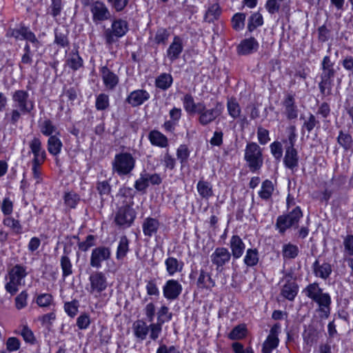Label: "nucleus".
I'll list each match as a JSON object with an SVG mask.
<instances>
[{"label": "nucleus", "mask_w": 353, "mask_h": 353, "mask_svg": "<svg viewBox=\"0 0 353 353\" xmlns=\"http://www.w3.org/2000/svg\"><path fill=\"white\" fill-rule=\"evenodd\" d=\"M305 296L316 303V311L321 319H327L330 314L331 297L328 293H323L317 283L309 284L303 291Z\"/></svg>", "instance_id": "obj_1"}, {"label": "nucleus", "mask_w": 353, "mask_h": 353, "mask_svg": "<svg viewBox=\"0 0 353 353\" xmlns=\"http://www.w3.org/2000/svg\"><path fill=\"white\" fill-rule=\"evenodd\" d=\"M29 97V93L23 90H17L12 93V100L14 108L10 112V122L12 124L18 122L21 114H28L34 109V101Z\"/></svg>", "instance_id": "obj_2"}, {"label": "nucleus", "mask_w": 353, "mask_h": 353, "mask_svg": "<svg viewBox=\"0 0 353 353\" xmlns=\"http://www.w3.org/2000/svg\"><path fill=\"white\" fill-rule=\"evenodd\" d=\"M136 159L128 152L116 154L112 161V171L119 176H128L135 168Z\"/></svg>", "instance_id": "obj_3"}, {"label": "nucleus", "mask_w": 353, "mask_h": 353, "mask_svg": "<svg viewBox=\"0 0 353 353\" xmlns=\"http://www.w3.org/2000/svg\"><path fill=\"white\" fill-rule=\"evenodd\" d=\"M28 275L27 268L21 264H16L8 270V282L5 285L7 292L11 295L19 291V287L24 284V279Z\"/></svg>", "instance_id": "obj_4"}, {"label": "nucleus", "mask_w": 353, "mask_h": 353, "mask_svg": "<svg viewBox=\"0 0 353 353\" xmlns=\"http://www.w3.org/2000/svg\"><path fill=\"white\" fill-rule=\"evenodd\" d=\"M128 31V22L122 19H114L109 28L104 27L103 37L108 46L117 42L119 38L123 37Z\"/></svg>", "instance_id": "obj_5"}, {"label": "nucleus", "mask_w": 353, "mask_h": 353, "mask_svg": "<svg viewBox=\"0 0 353 353\" xmlns=\"http://www.w3.org/2000/svg\"><path fill=\"white\" fill-rule=\"evenodd\" d=\"M197 106L198 121L203 126H206L214 121L222 114L223 110L222 103L219 102H216L215 106L210 109L206 108L203 103H197Z\"/></svg>", "instance_id": "obj_6"}, {"label": "nucleus", "mask_w": 353, "mask_h": 353, "mask_svg": "<svg viewBox=\"0 0 353 353\" xmlns=\"http://www.w3.org/2000/svg\"><path fill=\"white\" fill-rule=\"evenodd\" d=\"M245 160L248 163L252 172L259 170L263 165L260 147L254 142L248 143L245 150Z\"/></svg>", "instance_id": "obj_7"}, {"label": "nucleus", "mask_w": 353, "mask_h": 353, "mask_svg": "<svg viewBox=\"0 0 353 353\" xmlns=\"http://www.w3.org/2000/svg\"><path fill=\"white\" fill-rule=\"evenodd\" d=\"M92 21L95 25L101 24L103 22L110 21L112 14L105 3L100 0H97L90 7Z\"/></svg>", "instance_id": "obj_8"}, {"label": "nucleus", "mask_w": 353, "mask_h": 353, "mask_svg": "<svg viewBox=\"0 0 353 353\" xmlns=\"http://www.w3.org/2000/svg\"><path fill=\"white\" fill-rule=\"evenodd\" d=\"M303 213L299 207H296L289 214L279 216L276 220V227L279 232L283 233L288 228L297 227Z\"/></svg>", "instance_id": "obj_9"}, {"label": "nucleus", "mask_w": 353, "mask_h": 353, "mask_svg": "<svg viewBox=\"0 0 353 353\" xmlns=\"http://www.w3.org/2000/svg\"><path fill=\"white\" fill-rule=\"evenodd\" d=\"M89 281L90 283L89 292L96 296L105 291L108 286L107 277L102 272L97 271L91 274L89 277Z\"/></svg>", "instance_id": "obj_10"}, {"label": "nucleus", "mask_w": 353, "mask_h": 353, "mask_svg": "<svg viewBox=\"0 0 353 353\" xmlns=\"http://www.w3.org/2000/svg\"><path fill=\"white\" fill-rule=\"evenodd\" d=\"M167 306H162L157 312V322L151 323L152 336L151 340L156 341L162 331V325L172 319V313H169Z\"/></svg>", "instance_id": "obj_11"}, {"label": "nucleus", "mask_w": 353, "mask_h": 353, "mask_svg": "<svg viewBox=\"0 0 353 353\" xmlns=\"http://www.w3.org/2000/svg\"><path fill=\"white\" fill-rule=\"evenodd\" d=\"M232 255L228 248L218 247L210 255L212 263L215 265L216 270H222L223 267L230 261Z\"/></svg>", "instance_id": "obj_12"}, {"label": "nucleus", "mask_w": 353, "mask_h": 353, "mask_svg": "<svg viewBox=\"0 0 353 353\" xmlns=\"http://www.w3.org/2000/svg\"><path fill=\"white\" fill-rule=\"evenodd\" d=\"M136 217L134 210L128 205L121 207L115 216L116 223L123 227H130Z\"/></svg>", "instance_id": "obj_13"}, {"label": "nucleus", "mask_w": 353, "mask_h": 353, "mask_svg": "<svg viewBox=\"0 0 353 353\" xmlns=\"http://www.w3.org/2000/svg\"><path fill=\"white\" fill-rule=\"evenodd\" d=\"M111 256L110 249L105 246H99L92 250L90 264L92 267L95 268H100L101 263L107 261Z\"/></svg>", "instance_id": "obj_14"}, {"label": "nucleus", "mask_w": 353, "mask_h": 353, "mask_svg": "<svg viewBox=\"0 0 353 353\" xmlns=\"http://www.w3.org/2000/svg\"><path fill=\"white\" fill-rule=\"evenodd\" d=\"M183 288L179 281L174 279L168 280L163 286V294L164 297L169 301L178 299L181 294Z\"/></svg>", "instance_id": "obj_15"}, {"label": "nucleus", "mask_w": 353, "mask_h": 353, "mask_svg": "<svg viewBox=\"0 0 353 353\" xmlns=\"http://www.w3.org/2000/svg\"><path fill=\"white\" fill-rule=\"evenodd\" d=\"M151 323L148 325L146 322L143 320H137L132 324V331L134 337L138 342H142L146 339L150 332V339L152 336Z\"/></svg>", "instance_id": "obj_16"}, {"label": "nucleus", "mask_w": 353, "mask_h": 353, "mask_svg": "<svg viewBox=\"0 0 353 353\" xmlns=\"http://www.w3.org/2000/svg\"><path fill=\"white\" fill-rule=\"evenodd\" d=\"M100 73L105 88L108 90H114L119 83V76L107 66L101 67Z\"/></svg>", "instance_id": "obj_17"}, {"label": "nucleus", "mask_w": 353, "mask_h": 353, "mask_svg": "<svg viewBox=\"0 0 353 353\" xmlns=\"http://www.w3.org/2000/svg\"><path fill=\"white\" fill-rule=\"evenodd\" d=\"M29 147L34 156L32 162L43 163L46 159V152L42 147L41 140L34 137L30 141Z\"/></svg>", "instance_id": "obj_18"}, {"label": "nucleus", "mask_w": 353, "mask_h": 353, "mask_svg": "<svg viewBox=\"0 0 353 353\" xmlns=\"http://www.w3.org/2000/svg\"><path fill=\"white\" fill-rule=\"evenodd\" d=\"M183 50V45L182 39L179 36H174L166 51V56L172 63L179 58Z\"/></svg>", "instance_id": "obj_19"}, {"label": "nucleus", "mask_w": 353, "mask_h": 353, "mask_svg": "<svg viewBox=\"0 0 353 353\" xmlns=\"http://www.w3.org/2000/svg\"><path fill=\"white\" fill-rule=\"evenodd\" d=\"M150 97L148 92L139 89L131 92L127 97L125 101L132 107H137L142 105Z\"/></svg>", "instance_id": "obj_20"}, {"label": "nucleus", "mask_w": 353, "mask_h": 353, "mask_svg": "<svg viewBox=\"0 0 353 353\" xmlns=\"http://www.w3.org/2000/svg\"><path fill=\"white\" fill-rule=\"evenodd\" d=\"M259 44L254 37L243 39L236 48L239 55H248L256 52Z\"/></svg>", "instance_id": "obj_21"}, {"label": "nucleus", "mask_w": 353, "mask_h": 353, "mask_svg": "<svg viewBox=\"0 0 353 353\" xmlns=\"http://www.w3.org/2000/svg\"><path fill=\"white\" fill-rule=\"evenodd\" d=\"M283 162L286 168L294 170L299 165V156L298 152L292 145L285 146V153L283 159Z\"/></svg>", "instance_id": "obj_22"}, {"label": "nucleus", "mask_w": 353, "mask_h": 353, "mask_svg": "<svg viewBox=\"0 0 353 353\" xmlns=\"http://www.w3.org/2000/svg\"><path fill=\"white\" fill-rule=\"evenodd\" d=\"M230 248L233 259H238L243 255L245 245L239 236L233 235L230 240Z\"/></svg>", "instance_id": "obj_23"}, {"label": "nucleus", "mask_w": 353, "mask_h": 353, "mask_svg": "<svg viewBox=\"0 0 353 353\" xmlns=\"http://www.w3.org/2000/svg\"><path fill=\"white\" fill-rule=\"evenodd\" d=\"M283 105L285 109L284 113L288 119H296L298 117L299 110L292 95L288 94L283 102Z\"/></svg>", "instance_id": "obj_24"}, {"label": "nucleus", "mask_w": 353, "mask_h": 353, "mask_svg": "<svg viewBox=\"0 0 353 353\" xmlns=\"http://www.w3.org/2000/svg\"><path fill=\"white\" fill-rule=\"evenodd\" d=\"M160 226L158 219L152 217L145 218L142 223L143 232L145 236L152 237L155 235Z\"/></svg>", "instance_id": "obj_25"}, {"label": "nucleus", "mask_w": 353, "mask_h": 353, "mask_svg": "<svg viewBox=\"0 0 353 353\" xmlns=\"http://www.w3.org/2000/svg\"><path fill=\"white\" fill-rule=\"evenodd\" d=\"M312 269L314 275L322 279H327L332 273V266L329 263L324 262L322 264L316 260L312 264Z\"/></svg>", "instance_id": "obj_26"}, {"label": "nucleus", "mask_w": 353, "mask_h": 353, "mask_svg": "<svg viewBox=\"0 0 353 353\" xmlns=\"http://www.w3.org/2000/svg\"><path fill=\"white\" fill-rule=\"evenodd\" d=\"M320 332L314 325H309L303 332V339L307 345L311 347L316 343L319 338Z\"/></svg>", "instance_id": "obj_27"}, {"label": "nucleus", "mask_w": 353, "mask_h": 353, "mask_svg": "<svg viewBox=\"0 0 353 353\" xmlns=\"http://www.w3.org/2000/svg\"><path fill=\"white\" fill-rule=\"evenodd\" d=\"M299 286L295 281H288L283 286L281 294L289 301H293L297 295Z\"/></svg>", "instance_id": "obj_28"}, {"label": "nucleus", "mask_w": 353, "mask_h": 353, "mask_svg": "<svg viewBox=\"0 0 353 353\" xmlns=\"http://www.w3.org/2000/svg\"><path fill=\"white\" fill-rule=\"evenodd\" d=\"M70 250L65 247L63 249V255L60 259V265L62 270V276L65 278L72 274V265L69 259Z\"/></svg>", "instance_id": "obj_29"}, {"label": "nucleus", "mask_w": 353, "mask_h": 353, "mask_svg": "<svg viewBox=\"0 0 353 353\" xmlns=\"http://www.w3.org/2000/svg\"><path fill=\"white\" fill-rule=\"evenodd\" d=\"M148 139L153 145L159 148H165L168 145V138L158 130H152L148 134Z\"/></svg>", "instance_id": "obj_30"}, {"label": "nucleus", "mask_w": 353, "mask_h": 353, "mask_svg": "<svg viewBox=\"0 0 353 353\" xmlns=\"http://www.w3.org/2000/svg\"><path fill=\"white\" fill-rule=\"evenodd\" d=\"M166 270L170 276H173L176 272L182 271L183 263L177 259L170 256L165 261Z\"/></svg>", "instance_id": "obj_31"}, {"label": "nucleus", "mask_w": 353, "mask_h": 353, "mask_svg": "<svg viewBox=\"0 0 353 353\" xmlns=\"http://www.w3.org/2000/svg\"><path fill=\"white\" fill-rule=\"evenodd\" d=\"M66 63L70 69L77 71L83 66V60L77 50L72 51L66 59Z\"/></svg>", "instance_id": "obj_32"}, {"label": "nucleus", "mask_w": 353, "mask_h": 353, "mask_svg": "<svg viewBox=\"0 0 353 353\" xmlns=\"http://www.w3.org/2000/svg\"><path fill=\"white\" fill-rule=\"evenodd\" d=\"M196 189L199 196L202 199H208L213 196L212 186L208 181L203 180L199 181Z\"/></svg>", "instance_id": "obj_33"}, {"label": "nucleus", "mask_w": 353, "mask_h": 353, "mask_svg": "<svg viewBox=\"0 0 353 353\" xmlns=\"http://www.w3.org/2000/svg\"><path fill=\"white\" fill-rule=\"evenodd\" d=\"M274 190V187L273 183L270 180L266 179L263 181L261 184L259 196L261 199L268 201L272 198Z\"/></svg>", "instance_id": "obj_34"}, {"label": "nucleus", "mask_w": 353, "mask_h": 353, "mask_svg": "<svg viewBox=\"0 0 353 353\" xmlns=\"http://www.w3.org/2000/svg\"><path fill=\"white\" fill-rule=\"evenodd\" d=\"M62 146V142L57 134L49 137L48 140V150L52 155H58L61 152Z\"/></svg>", "instance_id": "obj_35"}, {"label": "nucleus", "mask_w": 353, "mask_h": 353, "mask_svg": "<svg viewBox=\"0 0 353 353\" xmlns=\"http://www.w3.org/2000/svg\"><path fill=\"white\" fill-rule=\"evenodd\" d=\"M197 285L201 288L210 289L215 285V282L208 272L201 270L197 279Z\"/></svg>", "instance_id": "obj_36"}, {"label": "nucleus", "mask_w": 353, "mask_h": 353, "mask_svg": "<svg viewBox=\"0 0 353 353\" xmlns=\"http://www.w3.org/2000/svg\"><path fill=\"white\" fill-rule=\"evenodd\" d=\"M173 79L170 74L162 73L155 80V85L163 90H168L172 84Z\"/></svg>", "instance_id": "obj_37"}, {"label": "nucleus", "mask_w": 353, "mask_h": 353, "mask_svg": "<svg viewBox=\"0 0 353 353\" xmlns=\"http://www.w3.org/2000/svg\"><path fill=\"white\" fill-rule=\"evenodd\" d=\"M259 261V252L256 248L248 249L244 256V263L248 267H254Z\"/></svg>", "instance_id": "obj_38"}, {"label": "nucleus", "mask_w": 353, "mask_h": 353, "mask_svg": "<svg viewBox=\"0 0 353 353\" xmlns=\"http://www.w3.org/2000/svg\"><path fill=\"white\" fill-rule=\"evenodd\" d=\"M129 251V240L126 236L120 238L117 250L116 257L117 260H121L127 255Z\"/></svg>", "instance_id": "obj_39"}, {"label": "nucleus", "mask_w": 353, "mask_h": 353, "mask_svg": "<svg viewBox=\"0 0 353 353\" xmlns=\"http://www.w3.org/2000/svg\"><path fill=\"white\" fill-rule=\"evenodd\" d=\"M263 24V19L262 14L259 12H254L248 19V30L252 32Z\"/></svg>", "instance_id": "obj_40"}, {"label": "nucleus", "mask_w": 353, "mask_h": 353, "mask_svg": "<svg viewBox=\"0 0 353 353\" xmlns=\"http://www.w3.org/2000/svg\"><path fill=\"white\" fill-rule=\"evenodd\" d=\"M227 109L229 115L234 119L239 117L241 109L236 99L230 98L227 101Z\"/></svg>", "instance_id": "obj_41"}, {"label": "nucleus", "mask_w": 353, "mask_h": 353, "mask_svg": "<svg viewBox=\"0 0 353 353\" xmlns=\"http://www.w3.org/2000/svg\"><path fill=\"white\" fill-rule=\"evenodd\" d=\"M39 126L41 132L46 137H50V136H54V133L57 134V128L50 119H45L40 122Z\"/></svg>", "instance_id": "obj_42"}, {"label": "nucleus", "mask_w": 353, "mask_h": 353, "mask_svg": "<svg viewBox=\"0 0 353 353\" xmlns=\"http://www.w3.org/2000/svg\"><path fill=\"white\" fill-rule=\"evenodd\" d=\"M96 188L101 197V202L106 199L111 193V185L110 183L105 180L102 181H98L96 184Z\"/></svg>", "instance_id": "obj_43"}, {"label": "nucleus", "mask_w": 353, "mask_h": 353, "mask_svg": "<svg viewBox=\"0 0 353 353\" xmlns=\"http://www.w3.org/2000/svg\"><path fill=\"white\" fill-rule=\"evenodd\" d=\"M333 65L334 63L331 61L330 57H324L321 63V69L323 71L321 75H325V77L333 78L335 74V70Z\"/></svg>", "instance_id": "obj_44"}, {"label": "nucleus", "mask_w": 353, "mask_h": 353, "mask_svg": "<svg viewBox=\"0 0 353 353\" xmlns=\"http://www.w3.org/2000/svg\"><path fill=\"white\" fill-rule=\"evenodd\" d=\"M3 224L10 228L12 231L15 234L22 233V226L19 220L14 219L12 216H6L3 220Z\"/></svg>", "instance_id": "obj_45"}, {"label": "nucleus", "mask_w": 353, "mask_h": 353, "mask_svg": "<svg viewBox=\"0 0 353 353\" xmlns=\"http://www.w3.org/2000/svg\"><path fill=\"white\" fill-rule=\"evenodd\" d=\"M64 203L69 209H74L80 201V196L74 192H67L63 196Z\"/></svg>", "instance_id": "obj_46"}, {"label": "nucleus", "mask_w": 353, "mask_h": 353, "mask_svg": "<svg viewBox=\"0 0 353 353\" xmlns=\"http://www.w3.org/2000/svg\"><path fill=\"white\" fill-rule=\"evenodd\" d=\"M170 32L165 28H159L154 37V41L157 45H166L170 37Z\"/></svg>", "instance_id": "obj_47"}, {"label": "nucleus", "mask_w": 353, "mask_h": 353, "mask_svg": "<svg viewBox=\"0 0 353 353\" xmlns=\"http://www.w3.org/2000/svg\"><path fill=\"white\" fill-rule=\"evenodd\" d=\"M54 43L61 48L67 47L69 45L67 30L57 29L55 30Z\"/></svg>", "instance_id": "obj_48"}, {"label": "nucleus", "mask_w": 353, "mask_h": 353, "mask_svg": "<svg viewBox=\"0 0 353 353\" xmlns=\"http://www.w3.org/2000/svg\"><path fill=\"white\" fill-rule=\"evenodd\" d=\"M321 81L319 83L320 92L323 95H328L331 92L332 86V78L321 75Z\"/></svg>", "instance_id": "obj_49"}, {"label": "nucleus", "mask_w": 353, "mask_h": 353, "mask_svg": "<svg viewBox=\"0 0 353 353\" xmlns=\"http://www.w3.org/2000/svg\"><path fill=\"white\" fill-rule=\"evenodd\" d=\"M247 334L245 325L240 324L235 326L229 334L228 337L232 340H239L243 339Z\"/></svg>", "instance_id": "obj_50"}, {"label": "nucleus", "mask_w": 353, "mask_h": 353, "mask_svg": "<svg viewBox=\"0 0 353 353\" xmlns=\"http://www.w3.org/2000/svg\"><path fill=\"white\" fill-rule=\"evenodd\" d=\"M183 108L188 113H194L197 112V104L194 103L193 97L190 94H186L183 99Z\"/></svg>", "instance_id": "obj_51"}, {"label": "nucleus", "mask_w": 353, "mask_h": 353, "mask_svg": "<svg viewBox=\"0 0 353 353\" xmlns=\"http://www.w3.org/2000/svg\"><path fill=\"white\" fill-rule=\"evenodd\" d=\"M245 13H236L232 19V28L236 31L243 30L245 26Z\"/></svg>", "instance_id": "obj_52"}, {"label": "nucleus", "mask_w": 353, "mask_h": 353, "mask_svg": "<svg viewBox=\"0 0 353 353\" xmlns=\"http://www.w3.org/2000/svg\"><path fill=\"white\" fill-rule=\"evenodd\" d=\"M283 256L285 259H294L299 254V248L296 245L288 243L283 246Z\"/></svg>", "instance_id": "obj_53"}, {"label": "nucleus", "mask_w": 353, "mask_h": 353, "mask_svg": "<svg viewBox=\"0 0 353 353\" xmlns=\"http://www.w3.org/2000/svg\"><path fill=\"white\" fill-rule=\"evenodd\" d=\"M221 14V9L217 3L210 6L205 13V19L208 22H212L216 19Z\"/></svg>", "instance_id": "obj_54"}, {"label": "nucleus", "mask_w": 353, "mask_h": 353, "mask_svg": "<svg viewBox=\"0 0 353 353\" xmlns=\"http://www.w3.org/2000/svg\"><path fill=\"white\" fill-rule=\"evenodd\" d=\"M279 342V339H275L268 336L267 339L263 343L262 352L271 353L273 350L277 347Z\"/></svg>", "instance_id": "obj_55"}, {"label": "nucleus", "mask_w": 353, "mask_h": 353, "mask_svg": "<svg viewBox=\"0 0 353 353\" xmlns=\"http://www.w3.org/2000/svg\"><path fill=\"white\" fill-rule=\"evenodd\" d=\"M110 105L109 97L104 93L99 94L96 99L95 107L97 110H105Z\"/></svg>", "instance_id": "obj_56"}, {"label": "nucleus", "mask_w": 353, "mask_h": 353, "mask_svg": "<svg viewBox=\"0 0 353 353\" xmlns=\"http://www.w3.org/2000/svg\"><path fill=\"white\" fill-rule=\"evenodd\" d=\"M337 141L339 144L342 146L345 150H349L352 146V136L347 133H344L343 131L339 132Z\"/></svg>", "instance_id": "obj_57"}, {"label": "nucleus", "mask_w": 353, "mask_h": 353, "mask_svg": "<svg viewBox=\"0 0 353 353\" xmlns=\"http://www.w3.org/2000/svg\"><path fill=\"white\" fill-rule=\"evenodd\" d=\"M56 319V314L54 312L43 314L38 317V321L41 325L48 329H50L53 322Z\"/></svg>", "instance_id": "obj_58"}, {"label": "nucleus", "mask_w": 353, "mask_h": 353, "mask_svg": "<svg viewBox=\"0 0 353 353\" xmlns=\"http://www.w3.org/2000/svg\"><path fill=\"white\" fill-rule=\"evenodd\" d=\"M190 156V151L186 145H181L176 150L177 159L180 161L182 166L184 165L185 163Z\"/></svg>", "instance_id": "obj_59"}, {"label": "nucleus", "mask_w": 353, "mask_h": 353, "mask_svg": "<svg viewBox=\"0 0 353 353\" xmlns=\"http://www.w3.org/2000/svg\"><path fill=\"white\" fill-rule=\"evenodd\" d=\"M37 303L41 307H47L53 303V297L50 294H39L37 298Z\"/></svg>", "instance_id": "obj_60"}, {"label": "nucleus", "mask_w": 353, "mask_h": 353, "mask_svg": "<svg viewBox=\"0 0 353 353\" xmlns=\"http://www.w3.org/2000/svg\"><path fill=\"white\" fill-rule=\"evenodd\" d=\"M14 204L13 202L10 199L9 197L3 198L1 205V210L2 213L6 216H10L13 212Z\"/></svg>", "instance_id": "obj_61"}, {"label": "nucleus", "mask_w": 353, "mask_h": 353, "mask_svg": "<svg viewBox=\"0 0 353 353\" xmlns=\"http://www.w3.org/2000/svg\"><path fill=\"white\" fill-rule=\"evenodd\" d=\"M344 254L353 256V234H348L343 239Z\"/></svg>", "instance_id": "obj_62"}, {"label": "nucleus", "mask_w": 353, "mask_h": 353, "mask_svg": "<svg viewBox=\"0 0 353 353\" xmlns=\"http://www.w3.org/2000/svg\"><path fill=\"white\" fill-rule=\"evenodd\" d=\"M78 307V301L76 300L70 302H66L64 304V310L65 312L71 317H74L77 314Z\"/></svg>", "instance_id": "obj_63"}, {"label": "nucleus", "mask_w": 353, "mask_h": 353, "mask_svg": "<svg viewBox=\"0 0 353 353\" xmlns=\"http://www.w3.org/2000/svg\"><path fill=\"white\" fill-rule=\"evenodd\" d=\"M7 351L12 352L19 350L21 342L17 337H9L6 343Z\"/></svg>", "instance_id": "obj_64"}]
</instances>
